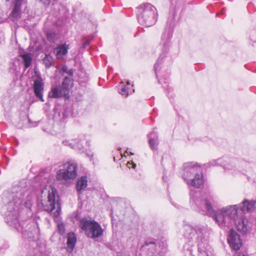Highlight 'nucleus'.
Listing matches in <instances>:
<instances>
[{
  "label": "nucleus",
  "mask_w": 256,
  "mask_h": 256,
  "mask_svg": "<svg viewBox=\"0 0 256 256\" xmlns=\"http://www.w3.org/2000/svg\"><path fill=\"white\" fill-rule=\"evenodd\" d=\"M190 198V202L192 204H194L200 212L212 217L220 227L225 226L226 219H232V216L237 212V205L222 208L220 212H216L212 206L213 200L211 198L202 197V193L200 191L191 190Z\"/></svg>",
  "instance_id": "f257e3e1"
},
{
  "label": "nucleus",
  "mask_w": 256,
  "mask_h": 256,
  "mask_svg": "<svg viewBox=\"0 0 256 256\" xmlns=\"http://www.w3.org/2000/svg\"><path fill=\"white\" fill-rule=\"evenodd\" d=\"M184 237L188 242L196 238L200 256H212V248L208 244L211 234L210 228L204 226L192 227L190 225L184 226Z\"/></svg>",
  "instance_id": "f03ea898"
},
{
  "label": "nucleus",
  "mask_w": 256,
  "mask_h": 256,
  "mask_svg": "<svg viewBox=\"0 0 256 256\" xmlns=\"http://www.w3.org/2000/svg\"><path fill=\"white\" fill-rule=\"evenodd\" d=\"M24 196L22 192L8 194L9 201L6 205V211L5 212V220L10 225H16L18 222L19 212L23 206Z\"/></svg>",
  "instance_id": "7ed1b4c3"
},
{
  "label": "nucleus",
  "mask_w": 256,
  "mask_h": 256,
  "mask_svg": "<svg viewBox=\"0 0 256 256\" xmlns=\"http://www.w3.org/2000/svg\"><path fill=\"white\" fill-rule=\"evenodd\" d=\"M58 192L54 186H46L42 191L41 204L44 210L48 212L54 218L60 214V208L58 202H56Z\"/></svg>",
  "instance_id": "20e7f679"
},
{
  "label": "nucleus",
  "mask_w": 256,
  "mask_h": 256,
  "mask_svg": "<svg viewBox=\"0 0 256 256\" xmlns=\"http://www.w3.org/2000/svg\"><path fill=\"white\" fill-rule=\"evenodd\" d=\"M138 20L140 24L146 27L153 26L157 20L156 8L150 3H144L138 8Z\"/></svg>",
  "instance_id": "39448f33"
},
{
  "label": "nucleus",
  "mask_w": 256,
  "mask_h": 256,
  "mask_svg": "<svg viewBox=\"0 0 256 256\" xmlns=\"http://www.w3.org/2000/svg\"><path fill=\"white\" fill-rule=\"evenodd\" d=\"M80 226L89 238L95 239L103 236L104 230L100 224L91 218H82L80 221Z\"/></svg>",
  "instance_id": "423d86ee"
},
{
  "label": "nucleus",
  "mask_w": 256,
  "mask_h": 256,
  "mask_svg": "<svg viewBox=\"0 0 256 256\" xmlns=\"http://www.w3.org/2000/svg\"><path fill=\"white\" fill-rule=\"evenodd\" d=\"M77 176V166L74 163L66 162L64 164L63 168L56 173V179L60 181L73 180Z\"/></svg>",
  "instance_id": "0eeeda50"
},
{
  "label": "nucleus",
  "mask_w": 256,
  "mask_h": 256,
  "mask_svg": "<svg viewBox=\"0 0 256 256\" xmlns=\"http://www.w3.org/2000/svg\"><path fill=\"white\" fill-rule=\"evenodd\" d=\"M172 32L170 30H165L162 34L160 45L162 46V54L159 58L154 66V68L156 72L158 68L160 65V58L162 59L165 55L168 52L170 46V40L172 38Z\"/></svg>",
  "instance_id": "6e6552de"
},
{
  "label": "nucleus",
  "mask_w": 256,
  "mask_h": 256,
  "mask_svg": "<svg viewBox=\"0 0 256 256\" xmlns=\"http://www.w3.org/2000/svg\"><path fill=\"white\" fill-rule=\"evenodd\" d=\"M237 212L232 216V219L237 230L242 234H246L248 231V220L244 214L238 212V207L237 206Z\"/></svg>",
  "instance_id": "1a4fd4ad"
},
{
  "label": "nucleus",
  "mask_w": 256,
  "mask_h": 256,
  "mask_svg": "<svg viewBox=\"0 0 256 256\" xmlns=\"http://www.w3.org/2000/svg\"><path fill=\"white\" fill-rule=\"evenodd\" d=\"M68 90L66 87L62 88L60 84L52 86L50 91L48 93V96L50 98H56L65 96L69 97Z\"/></svg>",
  "instance_id": "9d476101"
},
{
  "label": "nucleus",
  "mask_w": 256,
  "mask_h": 256,
  "mask_svg": "<svg viewBox=\"0 0 256 256\" xmlns=\"http://www.w3.org/2000/svg\"><path fill=\"white\" fill-rule=\"evenodd\" d=\"M228 240L231 248L235 250H238L242 246V240L240 236L232 229L230 232Z\"/></svg>",
  "instance_id": "9b49d317"
},
{
  "label": "nucleus",
  "mask_w": 256,
  "mask_h": 256,
  "mask_svg": "<svg viewBox=\"0 0 256 256\" xmlns=\"http://www.w3.org/2000/svg\"><path fill=\"white\" fill-rule=\"evenodd\" d=\"M44 84L40 76L34 80L33 84L34 92L36 96L44 102L43 92L44 91Z\"/></svg>",
  "instance_id": "f8f14e48"
},
{
  "label": "nucleus",
  "mask_w": 256,
  "mask_h": 256,
  "mask_svg": "<svg viewBox=\"0 0 256 256\" xmlns=\"http://www.w3.org/2000/svg\"><path fill=\"white\" fill-rule=\"evenodd\" d=\"M200 166H198L192 162L185 163L184 164V172L182 177L184 180H187L191 175L198 174V172L200 171Z\"/></svg>",
  "instance_id": "ddd939ff"
},
{
  "label": "nucleus",
  "mask_w": 256,
  "mask_h": 256,
  "mask_svg": "<svg viewBox=\"0 0 256 256\" xmlns=\"http://www.w3.org/2000/svg\"><path fill=\"white\" fill-rule=\"evenodd\" d=\"M255 202L245 200L242 204H237L238 207V212L244 214L246 212H250L254 208Z\"/></svg>",
  "instance_id": "4468645a"
},
{
  "label": "nucleus",
  "mask_w": 256,
  "mask_h": 256,
  "mask_svg": "<svg viewBox=\"0 0 256 256\" xmlns=\"http://www.w3.org/2000/svg\"><path fill=\"white\" fill-rule=\"evenodd\" d=\"M68 45L64 44L57 46L54 48V52L58 58L64 59V56L68 54Z\"/></svg>",
  "instance_id": "2eb2a0df"
},
{
  "label": "nucleus",
  "mask_w": 256,
  "mask_h": 256,
  "mask_svg": "<svg viewBox=\"0 0 256 256\" xmlns=\"http://www.w3.org/2000/svg\"><path fill=\"white\" fill-rule=\"evenodd\" d=\"M188 185L192 186L196 188H200L204 182L202 178V174H196L194 178L190 180H185Z\"/></svg>",
  "instance_id": "dca6fc26"
},
{
  "label": "nucleus",
  "mask_w": 256,
  "mask_h": 256,
  "mask_svg": "<svg viewBox=\"0 0 256 256\" xmlns=\"http://www.w3.org/2000/svg\"><path fill=\"white\" fill-rule=\"evenodd\" d=\"M148 143L150 148L153 150H157L158 144V133L154 130L152 132L148 135Z\"/></svg>",
  "instance_id": "f3484780"
},
{
  "label": "nucleus",
  "mask_w": 256,
  "mask_h": 256,
  "mask_svg": "<svg viewBox=\"0 0 256 256\" xmlns=\"http://www.w3.org/2000/svg\"><path fill=\"white\" fill-rule=\"evenodd\" d=\"M66 250L72 252L75 246L76 238L74 233H69L67 236Z\"/></svg>",
  "instance_id": "a211bd4d"
},
{
  "label": "nucleus",
  "mask_w": 256,
  "mask_h": 256,
  "mask_svg": "<svg viewBox=\"0 0 256 256\" xmlns=\"http://www.w3.org/2000/svg\"><path fill=\"white\" fill-rule=\"evenodd\" d=\"M23 0H14L12 14L14 16H18L21 12L22 1Z\"/></svg>",
  "instance_id": "6ab92c4d"
},
{
  "label": "nucleus",
  "mask_w": 256,
  "mask_h": 256,
  "mask_svg": "<svg viewBox=\"0 0 256 256\" xmlns=\"http://www.w3.org/2000/svg\"><path fill=\"white\" fill-rule=\"evenodd\" d=\"M88 186V180L86 176H82L78 180L76 184V190L80 192L85 188Z\"/></svg>",
  "instance_id": "aec40b11"
},
{
  "label": "nucleus",
  "mask_w": 256,
  "mask_h": 256,
  "mask_svg": "<svg viewBox=\"0 0 256 256\" xmlns=\"http://www.w3.org/2000/svg\"><path fill=\"white\" fill-rule=\"evenodd\" d=\"M43 64L46 68H48L54 65V60L50 54H46L42 59Z\"/></svg>",
  "instance_id": "412c9836"
},
{
  "label": "nucleus",
  "mask_w": 256,
  "mask_h": 256,
  "mask_svg": "<svg viewBox=\"0 0 256 256\" xmlns=\"http://www.w3.org/2000/svg\"><path fill=\"white\" fill-rule=\"evenodd\" d=\"M22 58L24 63V68L26 69L29 68L32 64V57L31 54L28 53L24 54L22 55Z\"/></svg>",
  "instance_id": "4be33fe9"
},
{
  "label": "nucleus",
  "mask_w": 256,
  "mask_h": 256,
  "mask_svg": "<svg viewBox=\"0 0 256 256\" xmlns=\"http://www.w3.org/2000/svg\"><path fill=\"white\" fill-rule=\"evenodd\" d=\"M62 144L65 146H68L72 148H74L76 146L78 148H80V144H79V142L78 140H72V142H70V140H65L62 142Z\"/></svg>",
  "instance_id": "5701e85b"
},
{
  "label": "nucleus",
  "mask_w": 256,
  "mask_h": 256,
  "mask_svg": "<svg viewBox=\"0 0 256 256\" xmlns=\"http://www.w3.org/2000/svg\"><path fill=\"white\" fill-rule=\"evenodd\" d=\"M72 83V79L66 76L62 82L61 86L62 88L66 87L68 91L70 90V84Z\"/></svg>",
  "instance_id": "b1692460"
},
{
  "label": "nucleus",
  "mask_w": 256,
  "mask_h": 256,
  "mask_svg": "<svg viewBox=\"0 0 256 256\" xmlns=\"http://www.w3.org/2000/svg\"><path fill=\"white\" fill-rule=\"evenodd\" d=\"M62 73H66L70 75V76H73L74 70L72 69L68 70L66 66L64 65L62 66Z\"/></svg>",
  "instance_id": "393cba45"
},
{
  "label": "nucleus",
  "mask_w": 256,
  "mask_h": 256,
  "mask_svg": "<svg viewBox=\"0 0 256 256\" xmlns=\"http://www.w3.org/2000/svg\"><path fill=\"white\" fill-rule=\"evenodd\" d=\"M58 231L60 234L63 235L65 233V226L62 222H60L58 225Z\"/></svg>",
  "instance_id": "a878e982"
},
{
  "label": "nucleus",
  "mask_w": 256,
  "mask_h": 256,
  "mask_svg": "<svg viewBox=\"0 0 256 256\" xmlns=\"http://www.w3.org/2000/svg\"><path fill=\"white\" fill-rule=\"evenodd\" d=\"M128 88L126 86H122L120 90V94L122 95L125 96L126 97L128 96Z\"/></svg>",
  "instance_id": "bb28decb"
},
{
  "label": "nucleus",
  "mask_w": 256,
  "mask_h": 256,
  "mask_svg": "<svg viewBox=\"0 0 256 256\" xmlns=\"http://www.w3.org/2000/svg\"><path fill=\"white\" fill-rule=\"evenodd\" d=\"M24 204L26 208H30L32 205L31 200L30 198H27L25 200Z\"/></svg>",
  "instance_id": "cd10ccee"
},
{
  "label": "nucleus",
  "mask_w": 256,
  "mask_h": 256,
  "mask_svg": "<svg viewBox=\"0 0 256 256\" xmlns=\"http://www.w3.org/2000/svg\"><path fill=\"white\" fill-rule=\"evenodd\" d=\"M152 245V247L153 248H155L156 246V242L154 241H152L151 240H147L145 242V243H144V246H148V245Z\"/></svg>",
  "instance_id": "c85d7f7f"
},
{
  "label": "nucleus",
  "mask_w": 256,
  "mask_h": 256,
  "mask_svg": "<svg viewBox=\"0 0 256 256\" xmlns=\"http://www.w3.org/2000/svg\"><path fill=\"white\" fill-rule=\"evenodd\" d=\"M44 5H49L50 2V0H40Z\"/></svg>",
  "instance_id": "c756f323"
},
{
  "label": "nucleus",
  "mask_w": 256,
  "mask_h": 256,
  "mask_svg": "<svg viewBox=\"0 0 256 256\" xmlns=\"http://www.w3.org/2000/svg\"><path fill=\"white\" fill-rule=\"evenodd\" d=\"M216 161L211 162H210L209 164L210 166H215L216 164Z\"/></svg>",
  "instance_id": "7c9ffc66"
},
{
  "label": "nucleus",
  "mask_w": 256,
  "mask_h": 256,
  "mask_svg": "<svg viewBox=\"0 0 256 256\" xmlns=\"http://www.w3.org/2000/svg\"><path fill=\"white\" fill-rule=\"evenodd\" d=\"M128 164H132V168H135L136 167V164H135L128 162Z\"/></svg>",
  "instance_id": "2f4dec72"
},
{
  "label": "nucleus",
  "mask_w": 256,
  "mask_h": 256,
  "mask_svg": "<svg viewBox=\"0 0 256 256\" xmlns=\"http://www.w3.org/2000/svg\"><path fill=\"white\" fill-rule=\"evenodd\" d=\"M89 44V42L88 41H86V42L84 44H83V46L84 48H85L86 46H88V44Z\"/></svg>",
  "instance_id": "473e14b6"
},
{
  "label": "nucleus",
  "mask_w": 256,
  "mask_h": 256,
  "mask_svg": "<svg viewBox=\"0 0 256 256\" xmlns=\"http://www.w3.org/2000/svg\"><path fill=\"white\" fill-rule=\"evenodd\" d=\"M6 2H9V1H10V0H6Z\"/></svg>",
  "instance_id": "72a5a7b5"
},
{
  "label": "nucleus",
  "mask_w": 256,
  "mask_h": 256,
  "mask_svg": "<svg viewBox=\"0 0 256 256\" xmlns=\"http://www.w3.org/2000/svg\"><path fill=\"white\" fill-rule=\"evenodd\" d=\"M212 256H213L212 253Z\"/></svg>",
  "instance_id": "f704fd0d"
}]
</instances>
